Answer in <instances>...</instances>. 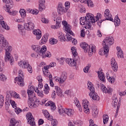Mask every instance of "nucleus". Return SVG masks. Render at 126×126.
Segmentation results:
<instances>
[{
    "label": "nucleus",
    "instance_id": "obj_1",
    "mask_svg": "<svg viewBox=\"0 0 126 126\" xmlns=\"http://www.w3.org/2000/svg\"><path fill=\"white\" fill-rule=\"evenodd\" d=\"M62 24L64 26V30H65L67 33V34H66L67 41H72L73 45H76V44H77V40L72 38V37L70 35H72V36H74V33L71 31V26L68 24L66 21H63Z\"/></svg>",
    "mask_w": 126,
    "mask_h": 126
},
{
    "label": "nucleus",
    "instance_id": "obj_2",
    "mask_svg": "<svg viewBox=\"0 0 126 126\" xmlns=\"http://www.w3.org/2000/svg\"><path fill=\"white\" fill-rule=\"evenodd\" d=\"M93 16H94V15H92V14L88 13L85 18L84 17H81L80 20L81 25H84L85 22H86L87 26L85 28L90 29L92 26V23L95 22V19H94Z\"/></svg>",
    "mask_w": 126,
    "mask_h": 126
},
{
    "label": "nucleus",
    "instance_id": "obj_3",
    "mask_svg": "<svg viewBox=\"0 0 126 126\" xmlns=\"http://www.w3.org/2000/svg\"><path fill=\"white\" fill-rule=\"evenodd\" d=\"M114 38L112 36L106 37L103 40L102 45L103 47V53L105 55L106 58L108 57L109 55V45H113L114 44Z\"/></svg>",
    "mask_w": 126,
    "mask_h": 126
},
{
    "label": "nucleus",
    "instance_id": "obj_4",
    "mask_svg": "<svg viewBox=\"0 0 126 126\" xmlns=\"http://www.w3.org/2000/svg\"><path fill=\"white\" fill-rule=\"evenodd\" d=\"M80 47L83 49L85 53H88L89 56H92L93 53H95V45L88 44L85 42H83L80 44Z\"/></svg>",
    "mask_w": 126,
    "mask_h": 126
},
{
    "label": "nucleus",
    "instance_id": "obj_5",
    "mask_svg": "<svg viewBox=\"0 0 126 126\" xmlns=\"http://www.w3.org/2000/svg\"><path fill=\"white\" fill-rule=\"evenodd\" d=\"M88 88L91 92L89 94V96L91 98H92L93 100L94 101H99L100 100V97L95 92V88H94V85H93L92 83H88Z\"/></svg>",
    "mask_w": 126,
    "mask_h": 126
},
{
    "label": "nucleus",
    "instance_id": "obj_6",
    "mask_svg": "<svg viewBox=\"0 0 126 126\" xmlns=\"http://www.w3.org/2000/svg\"><path fill=\"white\" fill-rule=\"evenodd\" d=\"M72 54L74 57H76L77 58V59L75 58L74 59L67 58L65 60V62L67 64L70 65V66H76V63H79V58H78V56H77V52H76V50L72 51Z\"/></svg>",
    "mask_w": 126,
    "mask_h": 126
},
{
    "label": "nucleus",
    "instance_id": "obj_7",
    "mask_svg": "<svg viewBox=\"0 0 126 126\" xmlns=\"http://www.w3.org/2000/svg\"><path fill=\"white\" fill-rule=\"evenodd\" d=\"M5 56L4 57L5 62L6 63L7 61L9 62L11 65H13L14 63V59L13 57L10 54V52L12 51V47L11 46H8V48L5 49Z\"/></svg>",
    "mask_w": 126,
    "mask_h": 126
},
{
    "label": "nucleus",
    "instance_id": "obj_8",
    "mask_svg": "<svg viewBox=\"0 0 126 126\" xmlns=\"http://www.w3.org/2000/svg\"><path fill=\"white\" fill-rule=\"evenodd\" d=\"M18 65L21 68H27L28 69V71L30 73H32L33 72V70L32 69V67L29 64V62L27 61L22 60L18 63Z\"/></svg>",
    "mask_w": 126,
    "mask_h": 126
},
{
    "label": "nucleus",
    "instance_id": "obj_9",
    "mask_svg": "<svg viewBox=\"0 0 126 126\" xmlns=\"http://www.w3.org/2000/svg\"><path fill=\"white\" fill-rule=\"evenodd\" d=\"M39 55V56H41L42 59L51 58L52 57L51 52L47 51V47L46 46H43L41 48L40 47Z\"/></svg>",
    "mask_w": 126,
    "mask_h": 126
},
{
    "label": "nucleus",
    "instance_id": "obj_10",
    "mask_svg": "<svg viewBox=\"0 0 126 126\" xmlns=\"http://www.w3.org/2000/svg\"><path fill=\"white\" fill-rule=\"evenodd\" d=\"M15 81H18L17 84L19 86L22 87L24 86V75H23V71L20 70L19 71V76L15 78Z\"/></svg>",
    "mask_w": 126,
    "mask_h": 126
},
{
    "label": "nucleus",
    "instance_id": "obj_11",
    "mask_svg": "<svg viewBox=\"0 0 126 126\" xmlns=\"http://www.w3.org/2000/svg\"><path fill=\"white\" fill-rule=\"evenodd\" d=\"M7 47H8V42L3 35L0 34V53L3 51V48H7Z\"/></svg>",
    "mask_w": 126,
    "mask_h": 126
},
{
    "label": "nucleus",
    "instance_id": "obj_12",
    "mask_svg": "<svg viewBox=\"0 0 126 126\" xmlns=\"http://www.w3.org/2000/svg\"><path fill=\"white\" fill-rule=\"evenodd\" d=\"M34 90H35V89H34L33 86H31L28 90L27 93L29 100H36V95H35V93H34Z\"/></svg>",
    "mask_w": 126,
    "mask_h": 126
},
{
    "label": "nucleus",
    "instance_id": "obj_13",
    "mask_svg": "<svg viewBox=\"0 0 126 126\" xmlns=\"http://www.w3.org/2000/svg\"><path fill=\"white\" fill-rule=\"evenodd\" d=\"M26 118L28 120V123L32 126H35V121H34V117L32 115V113L29 112L26 115Z\"/></svg>",
    "mask_w": 126,
    "mask_h": 126
},
{
    "label": "nucleus",
    "instance_id": "obj_14",
    "mask_svg": "<svg viewBox=\"0 0 126 126\" xmlns=\"http://www.w3.org/2000/svg\"><path fill=\"white\" fill-rule=\"evenodd\" d=\"M104 17L105 18V20H110V21L114 22V19L112 18L113 17L112 15H111V12L109 9H106L104 11Z\"/></svg>",
    "mask_w": 126,
    "mask_h": 126
},
{
    "label": "nucleus",
    "instance_id": "obj_15",
    "mask_svg": "<svg viewBox=\"0 0 126 126\" xmlns=\"http://www.w3.org/2000/svg\"><path fill=\"white\" fill-rule=\"evenodd\" d=\"M35 25H34V23L32 22H30L28 23L24 24V28L26 30H28V31H30V30H33L34 29V27Z\"/></svg>",
    "mask_w": 126,
    "mask_h": 126
},
{
    "label": "nucleus",
    "instance_id": "obj_16",
    "mask_svg": "<svg viewBox=\"0 0 126 126\" xmlns=\"http://www.w3.org/2000/svg\"><path fill=\"white\" fill-rule=\"evenodd\" d=\"M82 105L85 113L86 114H89V108L88 107L89 102L87 100H83Z\"/></svg>",
    "mask_w": 126,
    "mask_h": 126
},
{
    "label": "nucleus",
    "instance_id": "obj_17",
    "mask_svg": "<svg viewBox=\"0 0 126 126\" xmlns=\"http://www.w3.org/2000/svg\"><path fill=\"white\" fill-rule=\"evenodd\" d=\"M66 11H67V8L63 7L62 3H59L58 5V12L59 13H65Z\"/></svg>",
    "mask_w": 126,
    "mask_h": 126
},
{
    "label": "nucleus",
    "instance_id": "obj_18",
    "mask_svg": "<svg viewBox=\"0 0 126 126\" xmlns=\"http://www.w3.org/2000/svg\"><path fill=\"white\" fill-rule=\"evenodd\" d=\"M66 78H67V73L66 72H63L62 73L61 76L60 77V83L61 84H63L64 83V81L66 80Z\"/></svg>",
    "mask_w": 126,
    "mask_h": 126
},
{
    "label": "nucleus",
    "instance_id": "obj_19",
    "mask_svg": "<svg viewBox=\"0 0 126 126\" xmlns=\"http://www.w3.org/2000/svg\"><path fill=\"white\" fill-rule=\"evenodd\" d=\"M111 64L114 71H117L118 70V63H117L115 58H113L111 60Z\"/></svg>",
    "mask_w": 126,
    "mask_h": 126
},
{
    "label": "nucleus",
    "instance_id": "obj_20",
    "mask_svg": "<svg viewBox=\"0 0 126 126\" xmlns=\"http://www.w3.org/2000/svg\"><path fill=\"white\" fill-rule=\"evenodd\" d=\"M3 17L2 16H0V25H1L3 29H5V30H9V27L6 24V23L3 21Z\"/></svg>",
    "mask_w": 126,
    "mask_h": 126
},
{
    "label": "nucleus",
    "instance_id": "obj_21",
    "mask_svg": "<svg viewBox=\"0 0 126 126\" xmlns=\"http://www.w3.org/2000/svg\"><path fill=\"white\" fill-rule=\"evenodd\" d=\"M3 2H4L6 4V9H7V8H12L13 6V1L12 0H5V1H3Z\"/></svg>",
    "mask_w": 126,
    "mask_h": 126
},
{
    "label": "nucleus",
    "instance_id": "obj_22",
    "mask_svg": "<svg viewBox=\"0 0 126 126\" xmlns=\"http://www.w3.org/2000/svg\"><path fill=\"white\" fill-rule=\"evenodd\" d=\"M101 90H102L103 93H111L113 90L112 88L110 87L106 88V86L104 85H101Z\"/></svg>",
    "mask_w": 126,
    "mask_h": 126
},
{
    "label": "nucleus",
    "instance_id": "obj_23",
    "mask_svg": "<svg viewBox=\"0 0 126 126\" xmlns=\"http://www.w3.org/2000/svg\"><path fill=\"white\" fill-rule=\"evenodd\" d=\"M65 114L68 117H72L74 115V110L70 108H65Z\"/></svg>",
    "mask_w": 126,
    "mask_h": 126
},
{
    "label": "nucleus",
    "instance_id": "obj_24",
    "mask_svg": "<svg viewBox=\"0 0 126 126\" xmlns=\"http://www.w3.org/2000/svg\"><path fill=\"white\" fill-rule=\"evenodd\" d=\"M45 0H39V7L38 9L39 11H43V9H45Z\"/></svg>",
    "mask_w": 126,
    "mask_h": 126
},
{
    "label": "nucleus",
    "instance_id": "obj_25",
    "mask_svg": "<svg viewBox=\"0 0 126 126\" xmlns=\"http://www.w3.org/2000/svg\"><path fill=\"white\" fill-rule=\"evenodd\" d=\"M28 104L30 108H31V109H34L38 107L37 104H35V100L34 99H30V100L29 101Z\"/></svg>",
    "mask_w": 126,
    "mask_h": 126
},
{
    "label": "nucleus",
    "instance_id": "obj_26",
    "mask_svg": "<svg viewBox=\"0 0 126 126\" xmlns=\"http://www.w3.org/2000/svg\"><path fill=\"white\" fill-rule=\"evenodd\" d=\"M45 106H46V107L50 106L51 110L53 111H55L56 108V104H55V103L53 102V101L47 102L46 103H45Z\"/></svg>",
    "mask_w": 126,
    "mask_h": 126
},
{
    "label": "nucleus",
    "instance_id": "obj_27",
    "mask_svg": "<svg viewBox=\"0 0 126 126\" xmlns=\"http://www.w3.org/2000/svg\"><path fill=\"white\" fill-rule=\"evenodd\" d=\"M117 49L118 51L117 56L119 59H124V53H123V50L121 49V47H117Z\"/></svg>",
    "mask_w": 126,
    "mask_h": 126
},
{
    "label": "nucleus",
    "instance_id": "obj_28",
    "mask_svg": "<svg viewBox=\"0 0 126 126\" xmlns=\"http://www.w3.org/2000/svg\"><path fill=\"white\" fill-rule=\"evenodd\" d=\"M33 34L36 36V39L37 40L41 39V37H42V32L40 31V30H35L33 32Z\"/></svg>",
    "mask_w": 126,
    "mask_h": 126
},
{
    "label": "nucleus",
    "instance_id": "obj_29",
    "mask_svg": "<svg viewBox=\"0 0 126 126\" xmlns=\"http://www.w3.org/2000/svg\"><path fill=\"white\" fill-rule=\"evenodd\" d=\"M97 74L99 79L102 81V82H105V75H104V73L101 72V71H98Z\"/></svg>",
    "mask_w": 126,
    "mask_h": 126
},
{
    "label": "nucleus",
    "instance_id": "obj_30",
    "mask_svg": "<svg viewBox=\"0 0 126 126\" xmlns=\"http://www.w3.org/2000/svg\"><path fill=\"white\" fill-rule=\"evenodd\" d=\"M55 91L56 92L58 96H60V97H63V92H62V90L61 89V88L55 86Z\"/></svg>",
    "mask_w": 126,
    "mask_h": 126
},
{
    "label": "nucleus",
    "instance_id": "obj_31",
    "mask_svg": "<svg viewBox=\"0 0 126 126\" xmlns=\"http://www.w3.org/2000/svg\"><path fill=\"white\" fill-rule=\"evenodd\" d=\"M61 22H62V20H61V19H58L56 21V25L51 26V28L52 29H58V28H60V27H61V26H60Z\"/></svg>",
    "mask_w": 126,
    "mask_h": 126
},
{
    "label": "nucleus",
    "instance_id": "obj_32",
    "mask_svg": "<svg viewBox=\"0 0 126 126\" xmlns=\"http://www.w3.org/2000/svg\"><path fill=\"white\" fill-rule=\"evenodd\" d=\"M18 124H19V122H18L14 118H13L10 120L9 126H20V124L18 125Z\"/></svg>",
    "mask_w": 126,
    "mask_h": 126
},
{
    "label": "nucleus",
    "instance_id": "obj_33",
    "mask_svg": "<svg viewBox=\"0 0 126 126\" xmlns=\"http://www.w3.org/2000/svg\"><path fill=\"white\" fill-rule=\"evenodd\" d=\"M58 112H59L60 115L63 116L64 114H65V109H63L62 106L60 105L58 107Z\"/></svg>",
    "mask_w": 126,
    "mask_h": 126
},
{
    "label": "nucleus",
    "instance_id": "obj_34",
    "mask_svg": "<svg viewBox=\"0 0 126 126\" xmlns=\"http://www.w3.org/2000/svg\"><path fill=\"white\" fill-rule=\"evenodd\" d=\"M6 11L10 13V15L14 16L16 15V14H17V13L18 12L17 11H12L11 10V8H8L6 9Z\"/></svg>",
    "mask_w": 126,
    "mask_h": 126
},
{
    "label": "nucleus",
    "instance_id": "obj_35",
    "mask_svg": "<svg viewBox=\"0 0 126 126\" xmlns=\"http://www.w3.org/2000/svg\"><path fill=\"white\" fill-rule=\"evenodd\" d=\"M32 50L36 53H39L41 47L39 45H32Z\"/></svg>",
    "mask_w": 126,
    "mask_h": 126
},
{
    "label": "nucleus",
    "instance_id": "obj_36",
    "mask_svg": "<svg viewBox=\"0 0 126 126\" xmlns=\"http://www.w3.org/2000/svg\"><path fill=\"white\" fill-rule=\"evenodd\" d=\"M12 96V95L11 94V93H10V92H7L5 101H11Z\"/></svg>",
    "mask_w": 126,
    "mask_h": 126
},
{
    "label": "nucleus",
    "instance_id": "obj_37",
    "mask_svg": "<svg viewBox=\"0 0 126 126\" xmlns=\"http://www.w3.org/2000/svg\"><path fill=\"white\" fill-rule=\"evenodd\" d=\"M113 21L115 22V25L119 26V25H120V21H121V20H120L118 16H116Z\"/></svg>",
    "mask_w": 126,
    "mask_h": 126
},
{
    "label": "nucleus",
    "instance_id": "obj_38",
    "mask_svg": "<svg viewBox=\"0 0 126 126\" xmlns=\"http://www.w3.org/2000/svg\"><path fill=\"white\" fill-rule=\"evenodd\" d=\"M4 104V98H3V95L0 94V108H2Z\"/></svg>",
    "mask_w": 126,
    "mask_h": 126
},
{
    "label": "nucleus",
    "instance_id": "obj_39",
    "mask_svg": "<svg viewBox=\"0 0 126 126\" xmlns=\"http://www.w3.org/2000/svg\"><path fill=\"white\" fill-rule=\"evenodd\" d=\"M103 124L106 125L109 122V116L107 115H103Z\"/></svg>",
    "mask_w": 126,
    "mask_h": 126
},
{
    "label": "nucleus",
    "instance_id": "obj_40",
    "mask_svg": "<svg viewBox=\"0 0 126 126\" xmlns=\"http://www.w3.org/2000/svg\"><path fill=\"white\" fill-rule=\"evenodd\" d=\"M59 38L60 41H65V38H64V34L63 32H60L59 35Z\"/></svg>",
    "mask_w": 126,
    "mask_h": 126
},
{
    "label": "nucleus",
    "instance_id": "obj_41",
    "mask_svg": "<svg viewBox=\"0 0 126 126\" xmlns=\"http://www.w3.org/2000/svg\"><path fill=\"white\" fill-rule=\"evenodd\" d=\"M49 68H50L49 65L44 66L43 69V74H46V73H49Z\"/></svg>",
    "mask_w": 126,
    "mask_h": 126
},
{
    "label": "nucleus",
    "instance_id": "obj_42",
    "mask_svg": "<svg viewBox=\"0 0 126 126\" xmlns=\"http://www.w3.org/2000/svg\"><path fill=\"white\" fill-rule=\"evenodd\" d=\"M47 41H48V35L45 34L42 38L41 43L42 44H45Z\"/></svg>",
    "mask_w": 126,
    "mask_h": 126
},
{
    "label": "nucleus",
    "instance_id": "obj_43",
    "mask_svg": "<svg viewBox=\"0 0 126 126\" xmlns=\"http://www.w3.org/2000/svg\"><path fill=\"white\" fill-rule=\"evenodd\" d=\"M20 13L22 18H24L26 16V11L24 9L20 10Z\"/></svg>",
    "mask_w": 126,
    "mask_h": 126
},
{
    "label": "nucleus",
    "instance_id": "obj_44",
    "mask_svg": "<svg viewBox=\"0 0 126 126\" xmlns=\"http://www.w3.org/2000/svg\"><path fill=\"white\" fill-rule=\"evenodd\" d=\"M11 102V101L5 100V110L6 111H8V109H9V106H10Z\"/></svg>",
    "mask_w": 126,
    "mask_h": 126
},
{
    "label": "nucleus",
    "instance_id": "obj_45",
    "mask_svg": "<svg viewBox=\"0 0 126 126\" xmlns=\"http://www.w3.org/2000/svg\"><path fill=\"white\" fill-rule=\"evenodd\" d=\"M90 67H91V64L89 63L87 65V66L84 68V72H85V73H87V72L89 71V68H90Z\"/></svg>",
    "mask_w": 126,
    "mask_h": 126
},
{
    "label": "nucleus",
    "instance_id": "obj_46",
    "mask_svg": "<svg viewBox=\"0 0 126 126\" xmlns=\"http://www.w3.org/2000/svg\"><path fill=\"white\" fill-rule=\"evenodd\" d=\"M117 105H118V98H117V97H114L112 101V105L116 108Z\"/></svg>",
    "mask_w": 126,
    "mask_h": 126
},
{
    "label": "nucleus",
    "instance_id": "obj_47",
    "mask_svg": "<svg viewBox=\"0 0 126 126\" xmlns=\"http://www.w3.org/2000/svg\"><path fill=\"white\" fill-rule=\"evenodd\" d=\"M58 43V40L55 38H52L50 40V44L51 45H56Z\"/></svg>",
    "mask_w": 126,
    "mask_h": 126
},
{
    "label": "nucleus",
    "instance_id": "obj_48",
    "mask_svg": "<svg viewBox=\"0 0 126 126\" xmlns=\"http://www.w3.org/2000/svg\"><path fill=\"white\" fill-rule=\"evenodd\" d=\"M98 113H99V111L97 109H95L94 110H93V116L94 118H96L98 116Z\"/></svg>",
    "mask_w": 126,
    "mask_h": 126
},
{
    "label": "nucleus",
    "instance_id": "obj_49",
    "mask_svg": "<svg viewBox=\"0 0 126 126\" xmlns=\"http://www.w3.org/2000/svg\"><path fill=\"white\" fill-rule=\"evenodd\" d=\"M14 109H15V112L18 115L19 114H20L22 112V110L21 109L19 108V107H15Z\"/></svg>",
    "mask_w": 126,
    "mask_h": 126
},
{
    "label": "nucleus",
    "instance_id": "obj_50",
    "mask_svg": "<svg viewBox=\"0 0 126 126\" xmlns=\"http://www.w3.org/2000/svg\"><path fill=\"white\" fill-rule=\"evenodd\" d=\"M0 80H1V81H5V80H6V77L3 74H0Z\"/></svg>",
    "mask_w": 126,
    "mask_h": 126
},
{
    "label": "nucleus",
    "instance_id": "obj_51",
    "mask_svg": "<svg viewBox=\"0 0 126 126\" xmlns=\"http://www.w3.org/2000/svg\"><path fill=\"white\" fill-rule=\"evenodd\" d=\"M107 80H108L109 82H110V83L113 84L115 82V77H110V78L108 79Z\"/></svg>",
    "mask_w": 126,
    "mask_h": 126
},
{
    "label": "nucleus",
    "instance_id": "obj_52",
    "mask_svg": "<svg viewBox=\"0 0 126 126\" xmlns=\"http://www.w3.org/2000/svg\"><path fill=\"white\" fill-rule=\"evenodd\" d=\"M43 114L44 116H45V118H48V117H49V115H50L49 112H48V111L46 110H43Z\"/></svg>",
    "mask_w": 126,
    "mask_h": 126
},
{
    "label": "nucleus",
    "instance_id": "obj_53",
    "mask_svg": "<svg viewBox=\"0 0 126 126\" xmlns=\"http://www.w3.org/2000/svg\"><path fill=\"white\" fill-rule=\"evenodd\" d=\"M88 6H93V2L91 0H87V3Z\"/></svg>",
    "mask_w": 126,
    "mask_h": 126
},
{
    "label": "nucleus",
    "instance_id": "obj_54",
    "mask_svg": "<svg viewBox=\"0 0 126 126\" xmlns=\"http://www.w3.org/2000/svg\"><path fill=\"white\" fill-rule=\"evenodd\" d=\"M102 17V15L100 13H98L97 16H96L95 21H98L99 18L101 19Z\"/></svg>",
    "mask_w": 126,
    "mask_h": 126
},
{
    "label": "nucleus",
    "instance_id": "obj_55",
    "mask_svg": "<svg viewBox=\"0 0 126 126\" xmlns=\"http://www.w3.org/2000/svg\"><path fill=\"white\" fill-rule=\"evenodd\" d=\"M41 21L43 22V23H48L49 20H48V19H46V18H42Z\"/></svg>",
    "mask_w": 126,
    "mask_h": 126
},
{
    "label": "nucleus",
    "instance_id": "obj_56",
    "mask_svg": "<svg viewBox=\"0 0 126 126\" xmlns=\"http://www.w3.org/2000/svg\"><path fill=\"white\" fill-rule=\"evenodd\" d=\"M10 105L13 107V108H16V104H15V102L13 100H11Z\"/></svg>",
    "mask_w": 126,
    "mask_h": 126
},
{
    "label": "nucleus",
    "instance_id": "obj_57",
    "mask_svg": "<svg viewBox=\"0 0 126 126\" xmlns=\"http://www.w3.org/2000/svg\"><path fill=\"white\" fill-rule=\"evenodd\" d=\"M31 13L32 14L37 15L39 13V11L38 10H32Z\"/></svg>",
    "mask_w": 126,
    "mask_h": 126
},
{
    "label": "nucleus",
    "instance_id": "obj_58",
    "mask_svg": "<svg viewBox=\"0 0 126 126\" xmlns=\"http://www.w3.org/2000/svg\"><path fill=\"white\" fill-rule=\"evenodd\" d=\"M89 126H98L94 124V121L92 120H90V125Z\"/></svg>",
    "mask_w": 126,
    "mask_h": 126
},
{
    "label": "nucleus",
    "instance_id": "obj_59",
    "mask_svg": "<svg viewBox=\"0 0 126 126\" xmlns=\"http://www.w3.org/2000/svg\"><path fill=\"white\" fill-rule=\"evenodd\" d=\"M51 125L52 126H57V120L55 119L52 120Z\"/></svg>",
    "mask_w": 126,
    "mask_h": 126
},
{
    "label": "nucleus",
    "instance_id": "obj_60",
    "mask_svg": "<svg viewBox=\"0 0 126 126\" xmlns=\"http://www.w3.org/2000/svg\"><path fill=\"white\" fill-rule=\"evenodd\" d=\"M121 106V103L120 102H118V105H117V110L116 112V114H118L119 113V110L120 109V106Z\"/></svg>",
    "mask_w": 126,
    "mask_h": 126
},
{
    "label": "nucleus",
    "instance_id": "obj_61",
    "mask_svg": "<svg viewBox=\"0 0 126 126\" xmlns=\"http://www.w3.org/2000/svg\"><path fill=\"white\" fill-rule=\"evenodd\" d=\"M34 102L35 103V104H36V105H37V106H39V105H41V101H40V100H39L38 99H34Z\"/></svg>",
    "mask_w": 126,
    "mask_h": 126
},
{
    "label": "nucleus",
    "instance_id": "obj_62",
    "mask_svg": "<svg viewBox=\"0 0 126 126\" xmlns=\"http://www.w3.org/2000/svg\"><path fill=\"white\" fill-rule=\"evenodd\" d=\"M70 4V3L68 1L65 2V8H67V10L68 9V8H69Z\"/></svg>",
    "mask_w": 126,
    "mask_h": 126
},
{
    "label": "nucleus",
    "instance_id": "obj_63",
    "mask_svg": "<svg viewBox=\"0 0 126 126\" xmlns=\"http://www.w3.org/2000/svg\"><path fill=\"white\" fill-rule=\"evenodd\" d=\"M96 35L98 36V37H102V33H101V31H100V30H98Z\"/></svg>",
    "mask_w": 126,
    "mask_h": 126
},
{
    "label": "nucleus",
    "instance_id": "obj_64",
    "mask_svg": "<svg viewBox=\"0 0 126 126\" xmlns=\"http://www.w3.org/2000/svg\"><path fill=\"white\" fill-rule=\"evenodd\" d=\"M37 79L38 81V83L42 82L43 81V79L42 78V77L41 76H39L37 77Z\"/></svg>",
    "mask_w": 126,
    "mask_h": 126
}]
</instances>
